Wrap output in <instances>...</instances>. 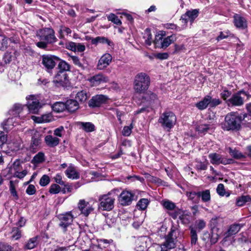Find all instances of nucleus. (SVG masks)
I'll return each instance as SVG.
<instances>
[{
  "label": "nucleus",
  "mask_w": 251,
  "mask_h": 251,
  "mask_svg": "<svg viewBox=\"0 0 251 251\" xmlns=\"http://www.w3.org/2000/svg\"><path fill=\"white\" fill-rule=\"evenodd\" d=\"M247 114L239 115L235 112H230L227 114L222 124L223 129L227 131L238 130L241 127V122L247 117Z\"/></svg>",
  "instance_id": "obj_1"
},
{
  "label": "nucleus",
  "mask_w": 251,
  "mask_h": 251,
  "mask_svg": "<svg viewBox=\"0 0 251 251\" xmlns=\"http://www.w3.org/2000/svg\"><path fill=\"white\" fill-rule=\"evenodd\" d=\"M36 35L40 41L37 42L36 45L42 49H46L48 44H52L57 41L54 31L51 28L46 27L41 29L37 31Z\"/></svg>",
  "instance_id": "obj_2"
},
{
  "label": "nucleus",
  "mask_w": 251,
  "mask_h": 251,
  "mask_svg": "<svg viewBox=\"0 0 251 251\" xmlns=\"http://www.w3.org/2000/svg\"><path fill=\"white\" fill-rule=\"evenodd\" d=\"M150 84L149 76L144 73L137 74L134 78L133 88L137 93H143L149 88Z\"/></svg>",
  "instance_id": "obj_3"
},
{
  "label": "nucleus",
  "mask_w": 251,
  "mask_h": 251,
  "mask_svg": "<svg viewBox=\"0 0 251 251\" xmlns=\"http://www.w3.org/2000/svg\"><path fill=\"white\" fill-rule=\"evenodd\" d=\"M25 99L27 102L25 105L27 112L33 114L37 113L39 109L42 106L39 101L41 100V95L40 94L30 95L27 96Z\"/></svg>",
  "instance_id": "obj_4"
},
{
  "label": "nucleus",
  "mask_w": 251,
  "mask_h": 251,
  "mask_svg": "<svg viewBox=\"0 0 251 251\" xmlns=\"http://www.w3.org/2000/svg\"><path fill=\"white\" fill-rule=\"evenodd\" d=\"M164 35L158 33L156 35L154 40V44L156 48L166 49L171 44L176 41V35H171L167 37L163 38Z\"/></svg>",
  "instance_id": "obj_5"
},
{
  "label": "nucleus",
  "mask_w": 251,
  "mask_h": 251,
  "mask_svg": "<svg viewBox=\"0 0 251 251\" xmlns=\"http://www.w3.org/2000/svg\"><path fill=\"white\" fill-rule=\"evenodd\" d=\"M176 121L175 115L172 112L167 111L161 115L158 122L161 124L163 128L169 130L175 125Z\"/></svg>",
  "instance_id": "obj_6"
},
{
  "label": "nucleus",
  "mask_w": 251,
  "mask_h": 251,
  "mask_svg": "<svg viewBox=\"0 0 251 251\" xmlns=\"http://www.w3.org/2000/svg\"><path fill=\"white\" fill-rule=\"evenodd\" d=\"M9 113L16 119H24L28 112L25 105L15 103L9 111Z\"/></svg>",
  "instance_id": "obj_7"
},
{
  "label": "nucleus",
  "mask_w": 251,
  "mask_h": 251,
  "mask_svg": "<svg viewBox=\"0 0 251 251\" xmlns=\"http://www.w3.org/2000/svg\"><path fill=\"white\" fill-rule=\"evenodd\" d=\"M115 199L110 195L102 196L100 199L99 207L102 210L110 211L114 208Z\"/></svg>",
  "instance_id": "obj_8"
},
{
  "label": "nucleus",
  "mask_w": 251,
  "mask_h": 251,
  "mask_svg": "<svg viewBox=\"0 0 251 251\" xmlns=\"http://www.w3.org/2000/svg\"><path fill=\"white\" fill-rule=\"evenodd\" d=\"M246 96H247V94L245 91H240L234 94L231 97L226 101V103L229 106H241L243 104L244 97Z\"/></svg>",
  "instance_id": "obj_9"
},
{
  "label": "nucleus",
  "mask_w": 251,
  "mask_h": 251,
  "mask_svg": "<svg viewBox=\"0 0 251 251\" xmlns=\"http://www.w3.org/2000/svg\"><path fill=\"white\" fill-rule=\"evenodd\" d=\"M151 242L150 238L147 236L138 237L135 241V250L136 251H145L149 249Z\"/></svg>",
  "instance_id": "obj_10"
},
{
  "label": "nucleus",
  "mask_w": 251,
  "mask_h": 251,
  "mask_svg": "<svg viewBox=\"0 0 251 251\" xmlns=\"http://www.w3.org/2000/svg\"><path fill=\"white\" fill-rule=\"evenodd\" d=\"M208 157L212 164L219 165L220 164H222L226 165L231 164L233 162V159L231 158H226L216 153H210Z\"/></svg>",
  "instance_id": "obj_11"
},
{
  "label": "nucleus",
  "mask_w": 251,
  "mask_h": 251,
  "mask_svg": "<svg viewBox=\"0 0 251 251\" xmlns=\"http://www.w3.org/2000/svg\"><path fill=\"white\" fill-rule=\"evenodd\" d=\"M134 194L128 190H124L120 194L119 197V201L120 204L123 206H127L131 204L134 200Z\"/></svg>",
  "instance_id": "obj_12"
},
{
  "label": "nucleus",
  "mask_w": 251,
  "mask_h": 251,
  "mask_svg": "<svg viewBox=\"0 0 251 251\" xmlns=\"http://www.w3.org/2000/svg\"><path fill=\"white\" fill-rule=\"evenodd\" d=\"M169 214L174 219L178 218L184 224H187L190 221V215L188 212L180 209H177L175 212H170Z\"/></svg>",
  "instance_id": "obj_13"
},
{
  "label": "nucleus",
  "mask_w": 251,
  "mask_h": 251,
  "mask_svg": "<svg viewBox=\"0 0 251 251\" xmlns=\"http://www.w3.org/2000/svg\"><path fill=\"white\" fill-rule=\"evenodd\" d=\"M176 231L174 229H171L167 235H166L165 241L162 245L164 248L172 249L176 247Z\"/></svg>",
  "instance_id": "obj_14"
},
{
  "label": "nucleus",
  "mask_w": 251,
  "mask_h": 251,
  "mask_svg": "<svg viewBox=\"0 0 251 251\" xmlns=\"http://www.w3.org/2000/svg\"><path fill=\"white\" fill-rule=\"evenodd\" d=\"M58 218L60 221L59 226L63 229V231L65 232L66 228L73 222L74 217L71 212H67L59 215Z\"/></svg>",
  "instance_id": "obj_15"
},
{
  "label": "nucleus",
  "mask_w": 251,
  "mask_h": 251,
  "mask_svg": "<svg viewBox=\"0 0 251 251\" xmlns=\"http://www.w3.org/2000/svg\"><path fill=\"white\" fill-rule=\"evenodd\" d=\"M108 100L107 96L103 95H97L92 97L89 101L88 104L90 107H99L105 103Z\"/></svg>",
  "instance_id": "obj_16"
},
{
  "label": "nucleus",
  "mask_w": 251,
  "mask_h": 251,
  "mask_svg": "<svg viewBox=\"0 0 251 251\" xmlns=\"http://www.w3.org/2000/svg\"><path fill=\"white\" fill-rule=\"evenodd\" d=\"M57 57L50 55H43L42 59V63L46 69L47 70L49 71L52 69L56 65L55 60Z\"/></svg>",
  "instance_id": "obj_17"
},
{
  "label": "nucleus",
  "mask_w": 251,
  "mask_h": 251,
  "mask_svg": "<svg viewBox=\"0 0 251 251\" xmlns=\"http://www.w3.org/2000/svg\"><path fill=\"white\" fill-rule=\"evenodd\" d=\"M198 13L199 11L197 9L188 11L182 15L180 21L184 25H186L189 21L192 24L193 21L198 17Z\"/></svg>",
  "instance_id": "obj_18"
},
{
  "label": "nucleus",
  "mask_w": 251,
  "mask_h": 251,
  "mask_svg": "<svg viewBox=\"0 0 251 251\" xmlns=\"http://www.w3.org/2000/svg\"><path fill=\"white\" fill-rule=\"evenodd\" d=\"M109 80L108 77L102 74H99L88 78V81L90 82L92 86H98L100 84L106 83Z\"/></svg>",
  "instance_id": "obj_19"
},
{
  "label": "nucleus",
  "mask_w": 251,
  "mask_h": 251,
  "mask_svg": "<svg viewBox=\"0 0 251 251\" xmlns=\"http://www.w3.org/2000/svg\"><path fill=\"white\" fill-rule=\"evenodd\" d=\"M68 76L66 72L64 71H58L55 75L53 82L57 86H64L67 83Z\"/></svg>",
  "instance_id": "obj_20"
},
{
  "label": "nucleus",
  "mask_w": 251,
  "mask_h": 251,
  "mask_svg": "<svg viewBox=\"0 0 251 251\" xmlns=\"http://www.w3.org/2000/svg\"><path fill=\"white\" fill-rule=\"evenodd\" d=\"M78 207L81 211V214L85 216L88 215L94 210L92 205L84 200H81L78 203Z\"/></svg>",
  "instance_id": "obj_21"
},
{
  "label": "nucleus",
  "mask_w": 251,
  "mask_h": 251,
  "mask_svg": "<svg viewBox=\"0 0 251 251\" xmlns=\"http://www.w3.org/2000/svg\"><path fill=\"white\" fill-rule=\"evenodd\" d=\"M112 56L109 53H105L99 60L97 68L101 70L109 65L112 61Z\"/></svg>",
  "instance_id": "obj_22"
},
{
  "label": "nucleus",
  "mask_w": 251,
  "mask_h": 251,
  "mask_svg": "<svg viewBox=\"0 0 251 251\" xmlns=\"http://www.w3.org/2000/svg\"><path fill=\"white\" fill-rule=\"evenodd\" d=\"M25 134L31 136V144L33 146H38L41 141L40 133L35 129H27L25 131Z\"/></svg>",
  "instance_id": "obj_23"
},
{
  "label": "nucleus",
  "mask_w": 251,
  "mask_h": 251,
  "mask_svg": "<svg viewBox=\"0 0 251 251\" xmlns=\"http://www.w3.org/2000/svg\"><path fill=\"white\" fill-rule=\"evenodd\" d=\"M234 24L235 26L241 29H244L247 27L246 19L241 15L236 14L233 16Z\"/></svg>",
  "instance_id": "obj_24"
},
{
  "label": "nucleus",
  "mask_w": 251,
  "mask_h": 251,
  "mask_svg": "<svg viewBox=\"0 0 251 251\" xmlns=\"http://www.w3.org/2000/svg\"><path fill=\"white\" fill-rule=\"evenodd\" d=\"M65 174L68 178L72 179H77L79 178V173L73 165H70L68 167L65 171Z\"/></svg>",
  "instance_id": "obj_25"
},
{
  "label": "nucleus",
  "mask_w": 251,
  "mask_h": 251,
  "mask_svg": "<svg viewBox=\"0 0 251 251\" xmlns=\"http://www.w3.org/2000/svg\"><path fill=\"white\" fill-rule=\"evenodd\" d=\"M60 140L58 138L53 137L52 135H47L45 138V142L47 146L50 147L57 146L59 143Z\"/></svg>",
  "instance_id": "obj_26"
},
{
  "label": "nucleus",
  "mask_w": 251,
  "mask_h": 251,
  "mask_svg": "<svg viewBox=\"0 0 251 251\" xmlns=\"http://www.w3.org/2000/svg\"><path fill=\"white\" fill-rule=\"evenodd\" d=\"M67 109L71 112H74L79 108V104L75 100L69 99L66 101Z\"/></svg>",
  "instance_id": "obj_27"
},
{
  "label": "nucleus",
  "mask_w": 251,
  "mask_h": 251,
  "mask_svg": "<svg viewBox=\"0 0 251 251\" xmlns=\"http://www.w3.org/2000/svg\"><path fill=\"white\" fill-rule=\"evenodd\" d=\"M241 227L242 226L240 224H237L231 225L225 234L226 237L236 234L240 230Z\"/></svg>",
  "instance_id": "obj_28"
},
{
  "label": "nucleus",
  "mask_w": 251,
  "mask_h": 251,
  "mask_svg": "<svg viewBox=\"0 0 251 251\" xmlns=\"http://www.w3.org/2000/svg\"><path fill=\"white\" fill-rule=\"evenodd\" d=\"M91 43L95 45H97L98 43H106L109 46H112L113 45V43L107 38L100 36H98L94 39H92Z\"/></svg>",
  "instance_id": "obj_29"
},
{
  "label": "nucleus",
  "mask_w": 251,
  "mask_h": 251,
  "mask_svg": "<svg viewBox=\"0 0 251 251\" xmlns=\"http://www.w3.org/2000/svg\"><path fill=\"white\" fill-rule=\"evenodd\" d=\"M17 120L14 117L11 116V118H9L6 121H4L2 124L3 129L6 130H9L12 129L14 126V123Z\"/></svg>",
  "instance_id": "obj_30"
},
{
  "label": "nucleus",
  "mask_w": 251,
  "mask_h": 251,
  "mask_svg": "<svg viewBox=\"0 0 251 251\" xmlns=\"http://www.w3.org/2000/svg\"><path fill=\"white\" fill-rule=\"evenodd\" d=\"M251 201V198L249 195H242L238 197L236 200V205L239 207L243 206L245 204Z\"/></svg>",
  "instance_id": "obj_31"
},
{
  "label": "nucleus",
  "mask_w": 251,
  "mask_h": 251,
  "mask_svg": "<svg viewBox=\"0 0 251 251\" xmlns=\"http://www.w3.org/2000/svg\"><path fill=\"white\" fill-rule=\"evenodd\" d=\"M52 119V117L50 114H44L39 117H33V119L38 123L50 122Z\"/></svg>",
  "instance_id": "obj_32"
},
{
  "label": "nucleus",
  "mask_w": 251,
  "mask_h": 251,
  "mask_svg": "<svg viewBox=\"0 0 251 251\" xmlns=\"http://www.w3.org/2000/svg\"><path fill=\"white\" fill-rule=\"evenodd\" d=\"M210 101V96L209 95L206 96L203 100L196 104L197 107L200 110H203L205 109Z\"/></svg>",
  "instance_id": "obj_33"
},
{
  "label": "nucleus",
  "mask_w": 251,
  "mask_h": 251,
  "mask_svg": "<svg viewBox=\"0 0 251 251\" xmlns=\"http://www.w3.org/2000/svg\"><path fill=\"white\" fill-rule=\"evenodd\" d=\"M197 197H201L202 201L204 202H208L211 200L210 192L209 190L197 192Z\"/></svg>",
  "instance_id": "obj_34"
},
{
  "label": "nucleus",
  "mask_w": 251,
  "mask_h": 251,
  "mask_svg": "<svg viewBox=\"0 0 251 251\" xmlns=\"http://www.w3.org/2000/svg\"><path fill=\"white\" fill-rule=\"evenodd\" d=\"M21 147V142L19 140H13L9 142L7 147L9 150L14 152L18 151Z\"/></svg>",
  "instance_id": "obj_35"
},
{
  "label": "nucleus",
  "mask_w": 251,
  "mask_h": 251,
  "mask_svg": "<svg viewBox=\"0 0 251 251\" xmlns=\"http://www.w3.org/2000/svg\"><path fill=\"white\" fill-rule=\"evenodd\" d=\"M78 125L86 132H92L95 130V126L90 122H79Z\"/></svg>",
  "instance_id": "obj_36"
},
{
  "label": "nucleus",
  "mask_w": 251,
  "mask_h": 251,
  "mask_svg": "<svg viewBox=\"0 0 251 251\" xmlns=\"http://www.w3.org/2000/svg\"><path fill=\"white\" fill-rule=\"evenodd\" d=\"M52 110L57 113L62 112L67 109L66 102H56L52 106Z\"/></svg>",
  "instance_id": "obj_37"
},
{
  "label": "nucleus",
  "mask_w": 251,
  "mask_h": 251,
  "mask_svg": "<svg viewBox=\"0 0 251 251\" xmlns=\"http://www.w3.org/2000/svg\"><path fill=\"white\" fill-rule=\"evenodd\" d=\"M162 204L163 207L166 209L172 211V212H175L177 210L176 205L175 203L169 200H165L162 201Z\"/></svg>",
  "instance_id": "obj_38"
},
{
  "label": "nucleus",
  "mask_w": 251,
  "mask_h": 251,
  "mask_svg": "<svg viewBox=\"0 0 251 251\" xmlns=\"http://www.w3.org/2000/svg\"><path fill=\"white\" fill-rule=\"evenodd\" d=\"M89 98V95L86 91L82 90L78 92L76 94L75 97V100H79L81 102H83L86 101Z\"/></svg>",
  "instance_id": "obj_39"
},
{
  "label": "nucleus",
  "mask_w": 251,
  "mask_h": 251,
  "mask_svg": "<svg viewBox=\"0 0 251 251\" xmlns=\"http://www.w3.org/2000/svg\"><path fill=\"white\" fill-rule=\"evenodd\" d=\"M38 236L34 237L29 239L26 242L25 248V249L31 250L34 248L38 244Z\"/></svg>",
  "instance_id": "obj_40"
},
{
  "label": "nucleus",
  "mask_w": 251,
  "mask_h": 251,
  "mask_svg": "<svg viewBox=\"0 0 251 251\" xmlns=\"http://www.w3.org/2000/svg\"><path fill=\"white\" fill-rule=\"evenodd\" d=\"M149 201L147 199H142L137 203L136 206L138 209L145 210L147 207Z\"/></svg>",
  "instance_id": "obj_41"
},
{
  "label": "nucleus",
  "mask_w": 251,
  "mask_h": 251,
  "mask_svg": "<svg viewBox=\"0 0 251 251\" xmlns=\"http://www.w3.org/2000/svg\"><path fill=\"white\" fill-rule=\"evenodd\" d=\"M143 38L145 39V43L148 45L150 46L152 43V35L151 32V31L146 29L145 30Z\"/></svg>",
  "instance_id": "obj_42"
},
{
  "label": "nucleus",
  "mask_w": 251,
  "mask_h": 251,
  "mask_svg": "<svg viewBox=\"0 0 251 251\" xmlns=\"http://www.w3.org/2000/svg\"><path fill=\"white\" fill-rule=\"evenodd\" d=\"M229 153L234 158L236 159H240L244 157V155L235 149H232L231 148H229Z\"/></svg>",
  "instance_id": "obj_43"
},
{
  "label": "nucleus",
  "mask_w": 251,
  "mask_h": 251,
  "mask_svg": "<svg viewBox=\"0 0 251 251\" xmlns=\"http://www.w3.org/2000/svg\"><path fill=\"white\" fill-rule=\"evenodd\" d=\"M217 193L220 196H226V197H228L229 196V193H226L225 187L224 184L220 183L219 184L216 189Z\"/></svg>",
  "instance_id": "obj_44"
},
{
  "label": "nucleus",
  "mask_w": 251,
  "mask_h": 251,
  "mask_svg": "<svg viewBox=\"0 0 251 251\" xmlns=\"http://www.w3.org/2000/svg\"><path fill=\"white\" fill-rule=\"evenodd\" d=\"M107 17L108 21H111L117 25H121L122 24L121 20L114 14L111 13L108 15Z\"/></svg>",
  "instance_id": "obj_45"
},
{
  "label": "nucleus",
  "mask_w": 251,
  "mask_h": 251,
  "mask_svg": "<svg viewBox=\"0 0 251 251\" xmlns=\"http://www.w3.org/2000/svg\"><path fill=\"white\" fill-rule=\"evenodd\" d=\"M70 59L73 61V63L77 66L78 67L84 69L83 64L81 63L80 59L78 56H70Z\"/></svg>",
  "instance_id": "obj_46"
},
{
  "label": "nucleus",
  "mask_w": 251,
  "mask_h": 251,
  "mask_svg": "<svg viewBox=\"0 0 251 251\" xmlns=\"http://www.w3.org/2000/svg\"><path fill=\"white\" fill-rule=\"evenodd\" d=\"M133 128V126L132 123H131L129 126H124L122 130V134L125 136H129L132 132Z\"/></svg>",
  "instance_id": "obj_47"
},
{
  "label": "nucleus",
  "mask_w": 251,
  "mask_h": 251,
  "mask_svg": "<svg viewBox=\"0 0 251 251\" xmlns=\"http://www.w3.org/2000/svg\"><path fill=\"white\" fill-rule=\"evenodd\" d=\"M44 156V154L43 152H39L34 157L33 161L35 163H41L45 160Z\"/></svg>",
  "instance_id": "obj_48"
},
{
  "label": "nucleus",
  "mask_w": 251,
  "mask_h": 251,
  "mask_svg": "<svg viewBox=\"0 0 251 251\" xmlns=\"http://www.w3.org/2000/svg\"><path fill=\"white\" fill-rule=\"evenodd\" d=\"M58 68L60 70L59 71H64L65 72L69 71L70 69V65L64 61H62L59 63Z\"/></svg>",
  "instance_id": "obj_49"
},
{
  "label": "nucleus",
  "mask_w": 251,
  "mask_h": 251,
  "mask_svg": "<svg viewBox=\"0 0 251 251\" xmlns=\"http://www.w3.org/2000/svg\"><path fill=\"white\" fill-rule=\"evenodd\" d=\"M190 236L191 245H195L198 240V236L196 231L194 228H192L191 230Z\"/></svg>",
  "instance_id": "obj_50"
},
{
  "label": "nucleus",
  "mask_w": 251,
  "mask_h": 251,
  "mask_svg": "<svg viewBox=\"0 0 251 251\" xmlns=\"http://www.w3.org/2000/svg\"><path fill=\"white\" fill-rule=\"evenodd\" d=\"M145 99H147V100L150 101L151 102H154L156 100H157V96L156 94L151 92H149L144 97Z\"/></svg>",
  "instance_id": "obj_51"
},
{
  "label": "nucleus",
  "mask_w": 251,
  "mask_h": 251,
  "mask_svg": "<svg viewBox=\"0 0 251 251\" xmlns=\"http://www.w3.org/2000/svg\"><path fill=\"white\" fill-rule=\"evenodd\" d=\"M209 128V126L208 125L206 124H201L198 126L196 130L201 133H204L207 131L208 129Z\"/></svg>",
  "instance_id": "obj_52"
},
{
  "label": "nucleus",
  "mask_w": 251,
  "mask_h": 251,
  "mask_svg": "<svg viewBox=\"0 0 251 251\" xmlns=\"http://www.w3.org/2000/svg\"><path fill=\"white\" fill-rule=\"evenodd\" d=\"M11 233L12 238L15 240H18L21 237V232L17 227H14Z\"/></svg>",
  "instance_id": "obj_53"
},
{
  "label": "nucleus",
  "mask_w": 251,
  "mask_h": 251,
  "mask_svg": "<svg viewBox=\"0 0 251 251\" xmlns=\"http://www.w3.org/2000/svg\"><path fill=\"white\" fill-rule=\"evenodd\" d=\"M60 190L61 188L58 184H53L50 186L49 192L51 194H55L58 193Z\"/></svg>",
  "instance_id": "obj_54"
},
{
  "label": "nucleus",
  "mask_w": 251,
  "mask_h": 251,
  "mask_svg": "<svg viewBox=\"0 0 251 251\" xmlns=\"http://www.w3.org/2000/svg\"><path fill=\"white\" fill-rule=\"evenodd\" d=\"M72 30L69 27L66 26H61L59 32L60 34V38H63V34L65 33L67 35H68L71 33Z\"/></svg>",
  "instance_id": "obj_55"
},
{
  "label": "nucleus",
  "mask_w": 251,
  "mask_h": 251,
  "mask_svg": "<svg viewBox=\"0 0 251 251\" xmlns=\"http://www.w3.org/2000/svg\"><path fill=\"white\" fill-rule=\"evenodd\" d=\"M50 178L47 175H44L40 180V184L42 186L47 185L50 182Z\"/></svg>",
  "instance_id": "obj_56"
},
{
  "label": "nucleus",
  "mask_w": 251,
  "mask_h": 251,
  "mask_svg": "<svg viewBox=\"0 0 251 251\" xmlns=\"http://www.w3.org/2000/svg\"><path fill=\"white\" fill-rule=\"evenodd\" d=\"M66 48L72 51H76V43L73 42H69L66 44Z\"/></svg>",
  "instance_id": "obj_57"
},
{
  "label": "nucleus",
  "mask_w": 251,
  "mask_h": 251,
  "mask_svg": "<svg viewBox=\"0 0 251 251\" xmlns=\"http://www.w3.org/2000/svg\"><path fill=\"white\" fill-rule=\"evenodd\" d=\"M221 103V100L219 99H212L210 96V101L209 105L211 107H214L219 105Z\"/></svg>",
  "instance_id": "obj_58"
},
{
  "label": "nucleus",
  "mask_w": 251,
  "mask_h": 251,
  "mask_svg": "<svg viewBox=\"0 0 251 251\" xmlns=\"http://www.w3.org/2000/svg\"><path fill=\"white\" fill-rule=\"evenodd\" d=\"M207 167V163L201 162H198L196 165V168L199 170H205Z\"/></svg>",
  "instance_id": "obj_59"
},
{
  "label": "nucleus",
  "mask_w": 251,
  "mask_h": 251,
  "mask_svg": "<svg viewBox=\"0 0 251 251\" xmlns=\"http://www.w3.org/2000/svg\"><path fill=\"white\" fill-rule=\"evenodd\" d=\"M154 56L155 58L161 60L166 59L169 57L168 54L166 52L156 53Z\"/></svg>",
  "instance_id": "obj_60"
},
{
  "label": "nucleus",
  "mask_w": 251,
  "mask_h": 251,
  "mask_svg": "<svg viewBox=\"0 0 251 251\" xmlns=\"http://www.w3.org/2000/svg\"><path fill=\"white\" fill-rule=\"evenodd\" d=\"M36 192V189L33 185H29L26 190V192L29 195H33Z\"/></svg>",
  "instance_id": "obj_61"
},
{
  "label": "nucleus",
  "mask_w": 251,
  "mask_h": 251,
  "mask_svg": "<svg viewBox=\"0 0 251 251\" xmlns=\"http://www.w3.org/2000/svg\"><path fill=\"white\" fill-rule=\"evenodd\" d=\"M7 141V137L2 131H0V147L3 146Z\"/></svg>",
  "instance_id": "obj_62"
},
{
  "label": "nucleus",
  "mask_w": 251,
  "mask_h": 251,
  "mask_svg": "<svg viewBox=\"0 0 251 251\" xmlns=\"http://www.w3.org/2000/svg\"><path fill=\"white\" fill-rule=\"evenodd\" d=\"M55 181L61 185H65V182L62 180V176L59 174H57L54 177Z\"/></svg>",
  "instance_id": "obj_63"
},
{
  "label": "nucleus",
  "mask_w": 251,
  "mask_h": 251,
  "mask_svg": "<svg viewBox=\"0 0 251 251\" xmlns=\"http://www.w3.org/2000/svg\"><path fill=\"white\" fill-rule=\"evenodd\" d=\"M231 94V92L225 90L221 93V97L224 100H226Z\"/></svg>",
  "instance_id": "obj_64"
}]
</instances>
